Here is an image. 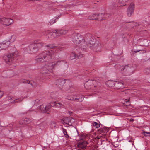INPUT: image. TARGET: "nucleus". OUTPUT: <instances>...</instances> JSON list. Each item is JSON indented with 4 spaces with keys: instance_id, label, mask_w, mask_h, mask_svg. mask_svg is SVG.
<instances>
[{
    "instance_id": "nucleus-16",
    "label": "nucleus",
    "mask_w": 150,
    "mask_h": 150,
    "mask_svg": "<svg viewBox=\"0 0 150 150\" xmlns=\"http://www.w3.org/2000/svg\"><path fill=\"white\" fill-rule=\"evenodd\" d=\"M57 30L59 37L61 35H65L68 32V30L65 29H57Z\"/></svg>"
},
{
    "instance_id": "nucleus-43",
    "label": "nucleus",
    "mask_w": 150,
    "mask_h": 150,
    "mask_svg": "<svg viewBox=\"0 0 150 150\" xmlns=\"http://www.w3.org/2000/svg\"><path fill=\"white\" fill-rule=\"evenodd\" d=\"M85 138V136H83L82 138L81 139H84Z\"/></svg>"
},
{
    "instance_id": "nucleus-46",
    "label": "nucleus",
    "mask_w": 150,
    "mask_h": 150,
    "mask_svg": "<svg viewBox=\"0 0 150 150\" xmlns=\"http://www.w3.org/2000/svg\"><path fill=\"white\" fill-rule=\"evenodd\" d=\"M129 100H128L126 101V102H129Z\"/></svg>"
},
{
    "instance_id": "nucleus-8",
    "label": "nucleus",
    "mask_w": 150,
    "mask_h": 150,
    "mask_svg": "<svg viewBox=\"0 0 150 150\" xmlns=\"http://www.w3.org/2000/svg\"><path fill=\"white\" fill-rule=\"evenodd\" d=\"M0 22L4 25H9L13 23V21L12 19L3 18L0 19Z\"/></svg>"
},
{
    "instance_id": "nucleus-9",
    "label": "nucleus",
    "mask_w": 150,
    "mask_h": 150,
    "mask_svg": "<svg viewBox=\"0 0 150 150\" xmlns=\"http://www.w3.org/2000/svg\"><path fill=\"white\" fill-rule=\"evenodd\" d=\"M84 98V96H81V97L76 98L75 96H68L67 97V98L68 100H78V101L81 102L83 100Z\"/></svg>"
},
{
    "instance_id": "nucleus-15",
    "label": "nucleus",
    "mask_w": 150,
    "mask_h": 150,
    "mask_svg": "<svg viewBox=\"0 0 150 150\" xmlns=\"http://www.w3.org/2000/svg\"><path fill=\"white\" fill-rule=\"evenodd\" d=\"M10 44V42L8 40L4 41L1 43L2 50L8 48Z\"/></svg>"
},
{
    "instance_id": "nucleus-18",
    "label": "nucleus",
    "mask_w": 150,
    "mask_h": 150,
    "mask_svg": "<svg viewBox=\"0 0 150 150\" xmlns=\"http://www.w3.org/2000/svg\"><path fill=\"white\" fill-rule=\"evenodd\" d=\"M95 82L94 81H89L86 82L85 84V87L87 89H89L91 88V86L93 85V84Z\"/></svg>"
},
{
    "instance_id": "nucleus-29",
    "label": "nucleus",
    "mask_w": 150,
    "mask_h": 150,
    "mask_svg": "<svg viewBox=\"0 0 150 150\" xmlns=\"http://www.w3.org/2000/svg\"><path fill=\"white\" fill-rule=\"evenodd\" d=\"M16 36L14 35H12L11 36V38L9 39L10 40L9 41L10 42H13L16 39Z\"/></svg>"
},
{
    "instance_id": "nucleus-31",
    "label": "nucleus",
    "mask_w": 150,
    "mask_h": 150,
    "mask_svg": "<svg viewBox=\"0 0 150 150\" xmlns=\"http://www.w3.org/2000/svg\"><path fill=\"white\" fill-rule=\"evenodd\" d=\"M144 72L146 74H150V67L146 68Z\"/></svg>"
},
{
    "instance_id": "nucleus-37",
    "label": "nucleus",
    "mask_w": 150,
    "mask_h": 150,
    "mask_svg": "<svg viewBox=\"0 0 150 150\" xmlns=\"http://www.w3.org/2000/svg\"><path fill=\"white\" fill-rule=\"evenodd\" d=\"M51 125H53V127H55V123L54 122H52Z\"/></svg>"
},
{
    "instance_id": "nucleus-33",
    "label": "nucleus",
    "mask_w": 150,
    "mask_h": 150,
    "mask_svg": "<svg viewBox=\"0 0 150 150\" xmlns=\"http://www.w3.org/2000/svg\"><path fill=\"white\" fill-rule=\"evenodd\" d=\"M54 103L55 104V105L58 108L62 107L63 106V105L60 103H56L55 102H54Z\"/></svg>"
},
{
    "instance_id": "nucleus-26",
    "label": "nucleus",
    "mask_w": 150,
    "mask_h": 150,
    "mask_svg": "<svg viewBox=\"0 0 150 150\" xmlns=\"http://www.w3.org/2000/svg\"><path fill=\"white\" fill-rule=\"evenodd\" d=\"M10 99H11L12 100H13V101H10V102H20L23 99L21 98H18V99H15L14 98H12L10 97Z\"/></svg>"
},
{
    "instance_id": "nucleus-12",
    "label": "nucleus",
    "mask_w": 150,
    "mask_h": 150,
    "mask_svg": "<svg viewBox=\"0 0 150 150\" xmlns=\"http://www.w3.org/2000/svg\"><path fill=\"white\" fill-rule=\"evenodd\" d=\"M115 88L117 89H121L124 87L123 83L122 82L115 81Z\"/></svg>"
},
{
    "instance_id": "nucleus-42",
    "label": "nucleus",
    "mask_w": 150,
    "mask_h": 150,
    "mask_svg": "<svg viewBox=\"0 0 150 150\" xmlns=\"http://www.w3.org/2000/svg\"><path fill=\"white\" fill-rule=\"evenodd\" d=\"M129 120L130 122H133L134 120L133 119L131 118Z\"/></svg>"
},
{
    "instance_id": "nucleus-20",
    "label": "nucleus",
    "mask_w": 150,
    "mask_h": 150,
    "mask_svg": "<svg viewBox=\"0 0 150 150\" xmlns=\"http://www.w3.org/2000/svg\"><path fill=\"white\" fill-rule=\"evenodd\" d=\"M49 107L45 105H41L40 107V109L43 113H47V110L49 109Z\"/></svg>"
},
{
    "instance_id": "nucleus-38",
    "label": "nucleus",
    "mask_w": 150,
    "mask_h": 150,
    "mask_svg": "<svg viewBox=\"0 0 150 150\" xmlns=\"http://www.w3.org/2000/svg\"><path fill=\"white\" fill-rule=\"evenodd\" d=\"M2 46L1 43H0V50H2Z\"/></svg>"
},
{
    "instance_id": "nucleus-30",
    "label": "nucleus",
    "mask_w": 150,
    "mask_h": 150,
    "mask_svg": "<svg viewBox=\"0 0 150 150\" xmlns=\"http://www.w3.org/2000/svg\"><path fill=\"white\" fill-rule=\"evenodd\" d=\"M63 132L64 134V135L65 136V137L67 138H69V136L67 134L66 130L64 129H63Z\"/></svg>"
},
{
    "instance_id": "nucleus-5",
    "label": "nucleus",
    "mask_w": 150,
    "mask_h": 150,
    "mask_svg": "<svg viewBox=\"0 0 150 150\" xmlns=\"http://www.w3.org/2000/svg\"><path fill=\"white\" fill-rule=\"evenodd\" d=\"M43 46V43L41 42L32 44L29 46L30 50L28 51V52L31 54L35 53Z\"/></svg>"
},
{
    "instance_id": "nucleus-35",
    "label": "nucleus",
    "mask_w": 150,
    "mask_h": 150,
    "mask_svg": "<svg viewBox=\"0 0 150 150\" xmlns=\"http://www.w3.org/2000/svg\"><path fill=\"white\" fill-rule=\"evenodd\" d=\"M3 92L0 90V98L3 96Z\"/></svg>"
},
{
    "instance_id": "nucleus-22",
    "label": "nucleus",
    "mask_w": 150,
    "mask_h": 150,
    "mask_svg": "<svg viewBox=\"0 0 150 150\" xmlns=\"http://www.w3.org/2000/svg\"><path fill=\"white\" fill-rule=\"evenodd\" d=\"M98 16H99V17H102V20H103L108 18L110 16V15L109 14L107 13L104 14L100 13L99 14Z\"/></svg>"
},
{
    "instance_id": "nucleus-4",
    "label": "nucleus",
    "mask_w": 150,
    "mask_h": 150,
    "mask_svg": "<svg viewBox=\"0 0 150 150\" xmlns=\"http://www.w3.org/2000/svg\"><path fill=\"white\" fill-rule=\"evenodd\" d=\"M63 63L64 62L63 61H59L56 62L48 63L45 65L44 68H42V70L44 71L42 73L49 74L50 73L52 72V70L54 68V65H58Z\"/></svg>"
},
{
    "instance_id": "nucleus-28",
    "label": "nucleus",
    "mask_w": 150,
    "mask_h": 150,
    "mask_svg": "<svg viewBox=\"0 0 150 150\" xmlns=\"http://www.w3.org/2000/svg\"><path fill=\"white\" fill-rule=\"evenodd\" d=\"M115 81H110L108 82V83L110 86L113 87L115 86Z\"/></svg>"
},
{
    "instance_id": "nucleus-41",
    "label": "nucleus",
    "mask_w": 150,
    "mask_h": 150,
    "mask_svg": "<svg viewBox=\"0 0 150 150\" xmlns=\"http://www.w3.org/2000/svg\"><path fill=\"white\" fill-rule=\"evenodd\" d=\"M102 135H103V134H102V135H101L100 136H97V139H100L101 137H102Z\"/></svg>"
},
{
    "instance_id": "nucleus-6",
    "label": "nucleus",
    "mask_w": 150,
    "mask_h": 150,
    "mask_svg": "<svg viewBox=\"0 0 150 150\" xmlns=\"http://www.w3.org/2000/svg\"><path fill=\"white\" fill-rule=\"evenodd\" d=\"M14 54L10 53L4 56L3 58L6 63L11 64L13 60Z\"/></svg>"
},
{
    "instance_id": "nucleus-13",
    "label": "nucleus",
    "mask_w": 150,
    "mask_h": 150,
    "mask_svg": "<svg viewBox=\"0 0 150 150\" xmlns=\"http://www.w3.org/2000/svg\"><path fill=\"white\" fill-rule=\"evenodd\" d=\"M71 121H72V120L71 117H70L65 118L64 119V120H61V122L62 123L64 124V123L69 125L71 124Z\"/></svg>"
},
{
    "instance_id": "nucleus-11",
    "label": "nucleus",
    "mask_w": 150,
    "mask_h": 150,
    "mask_svg": "<svg viewBox=\"0 0 150 150\" xmlns=\"http://www.w3.org/2000/svg\"><path fill=\"white\" fill-rule=\"evenodd\" d=\"M80 52L77 53L76 52L75 53H72L70 54V59H77L79 57H82L83 55L80 54Z\"/></svg>"
},
{
    "instance_id": "nucleus-25",
    "label": "nucleus",
    "mask_w": 150,
    "mask_h": 150,
    "mask_svg": "<svg viewBox=\"0 0 150 150\" xmlns=\"http://www.w3.org/2000/svg\"><path fill=\"white\" fill-rule=\"evenodd\" d=\"M86 146V145L85 142L79 143L78 145V147L81 149L85 148Z\"/></svg>"
},
{
    "instance_id": "nucleus-23",
    "label": "nucleus",
    "mask_w": 150,
    "mask_h": 150,
    "mask_svg": "<svg viewBox=\"0 0 150 150\" xmlns=\"http://www.w3.org/2000/svg\"><path fill=\"white\" fill-rule=\"evenodd\" d=\"M30 122L29 120L27 118L22 119L20 121V124L21 125L27 124H29Z\"/></svg>"
},
{
    "instance_id": "nucleus-24",
    "label": "nucleus",
    "mask_w": 150,
    "mask_h": 150,
    "mask_svg": "<svg viewBox=\"0 0 150 150\" xmlns=\"http://www.w3.org/2000/svg\"><path fill=\"white\" fill-rule=\"evenodd\" d=\"M128 1V0H119V5L121 6H125L126 5V2Z\"/></svg>"
},
{
    "instance_id": "nucleus-27",
    "label": "nucleus",
    "mask_w": 150,
    "mask_h": 150,
    "mask_svg": "<svg viewBox=\"0 0 150 150\" xmlns=\"http://www.w3.org/2000/svg\"><path fill=\"white\" fill-rule=\"evenodd\" d=\"M56 19L55 18H54L50 20L48 23V25H51L56 22Z\"/></svg>"
},
{
    "instance_id": "nucleus-7",
    "label": "nucleus",
    "mask_w": 150,
    "mask_h": 150,
    "mask_svg": "<svg viewBox=\"0 0 150 150\" xmlns=\"http://www.w3.org/2000/svg\"><path fill=\"white\" fill-rule=\"evenodd\" d=\"M134 7V4L133 3H131L129 5L127 11V15L128 16H131L133 13Z\"/></svg>"
},
{
    "instance_id": "nucleus-17",
    "label": "nucleus",
    "mask_w": 150,
    "mask_h": 150,
    "mask_svg": "<svg viewBox=\"0 0 150 150\" xmlns=\"http://www.w3.org/2000/svg\"><path fill=\"white\" fill-rule=\"evenodd\" d=\"M121 69L122 71V70H124L125 71L127 72L128 74H127V75H130L133 73V72L132 71L130 67H129L128 66H125V67L124 69L123 68H122Z\"/></svg>"
},
{
    "instance_id": "nucleus-1",
    "label": "nucleus",
    "mask_w": 150,
    "mask_h": 150,
    "mask_svg": "<svg viewBox=\"0 0 150 150\" xmlns=\"http://www.w3.org/2000/svg\"><path fill=\"white\" fill-rule=\"evenodd\" d=\"M71 38L73 42L78 47L83 49L87 48L88 45L86 40H85L83 37L80 34L74 33L72 35Z\"/></svg>"
},
{
    "instance_id": "nucleus-34",
    "label": "nucleus",
    "mask_w": 150,
    "mask_h": 150,
    "mask_svg": "<svg viewBox=\"0 0 150 150\" xmlns=\"http://www.w3.org/2000/svg\"><path fill=\"white\" fill-rule=\"evenodd\" d=\"M143 134L145 136H150V132H145V131H143Z\"/></svg>"
},
{
    "instance_id": "nucleus-40",
    "label": "nucleus",
    "mask_w": 150,
    "mask_h": 150,
    "mask_svg": "<svg viewBox=\"0 0 150 150\" xmlns=\"http://www.w3.org/2000/svg\"><path fill=\"white\" fill-rule=\"evenodd\" d=\"M141 53L142 52V53H144V52H146V51L145 50H141Z\"/></svg>"
},
{
    "instance_id": "nucleus-3",
    "label": "nucleus",
    "mask_w": 150,
    "mask_h": 150,
    "mask_svg": "<svg viewBox=\"0 0 150 150\" xmlns=\"http://www.w3.org/2000/svg\"><path fill=\"white\" fill-rule=\"evenodd\" d=\"M46 47H49L50 48L52 49L49 52H45L42 53V55L43 56L44 59H46V56H45L46 55H48L47 57L49 59L51 58L55 54L58 53L59 51L61 50V49L60 48L57 47L53 45H46Z\"/></svg>"
},
{
    "instance_id": "nucleus-14",
    "label": "nucleus",
    "mask_w": 150,
    "mask_h": 150,
    "mask_svg": "<svg viewBox=\"0 0 150 150\" xmlns=\"http://www.w3.org/2000/svg\"><path fill=\"white\" fill-rule=\"evenodd\" d=\"M99 14H92L90 15L89 17V18L90 19L92 20H102V17H99L98 16Z\"/></svg>"
},
{
    "instance_id": "nucleus-45",
    "label": "nucleus",
    "mask_w": 150,
    "mask_h": 150,
    "mask_svg": "<svg viewBox=\"0 0 150 150\" xmlns=\"http://www.w3.org/2000/svg\"><path fill=\"white\" fill-rule=\"evenodd\" d=\"M64 63H65V64H66L67 65V63L66 62H65Z\"/></svg>"
},
{
    "instance_id": "nucleus-39",
    "label": "nucleus",
    "mask_w": 150,
    "mask_h": 150,
    "mask_svg": "<svg viewBox=\"0 0 150 150\" xmlns=\"http://www.w3.org/2000/svg\"><path fill=\"white\" fill-rule=\"evenodd\" d=\"M37 101V102H38V100H33L32 101V102L33 103H35V102H36V101Z\"/></svg>"
},
{
    "instance_id": "nucleus-2",
    "label": "nucleus",
    "mask_w": 150,
    "mask_h": 150,
    "mask_svg": "<svg viewBox=\"0 0 150 150\" xmlns=\"http://www.w3.org/2000/svg\"><path fill=\"white\" fill-rule=\"evenodd\" d=\"M86 37V41L88 45L87 48L89 47L92 50H98L100 47V43L99 41L93 39L92 35L90 34H89Z\"/></svg>"
},
{
    "instance_id": "nucleus-21",
    "label": "nucleus",
    "mask_w": 150,
    "mask_h": 150,
    "mask_svg": "<svg viewBox=\"0 0 150 150\" xmlns=\"http://www.w3.org/2000/svg\"><path fill=\"white\" fill-rule=\"evenodd\" d=\"M65 83V81L63 79H60L56 81V84L59 86H63Z\"/></svg>"
},
{
    "instance_id": "nucleus-32",
    "label": "nucleus",
    "mask_w": 150,
    "mask_h": 150,
    "mask_svg": "<svg viewBox=\"0 0 150 150\" xmlns=\"http://www.w3.org/2000/svg\"><path fill=\"white\" fill-rule=\"evenodd\" d=\"M93 126L96 128H98L100 127L99 124L98 123L96 122H94L92 123Z\"/></svg>"
},
{
    "instance_id": "nucleus-44",
    "label": "nucleus",
    "mask_w": 150,
    "mask_h": 150,
    "mask_svg": "<svg viewBox=\"0 0 150 150\" xmlns=\"http://www.w3.org/2000/svg\"><path fill=\"white\" fill-rule=\"evenodd\" d=\"M101 131L102 132H104V130L103 129H101Z\"/></svg>"
},
{
    "instance_id": "nucleus-19",
    "label": "nucleus",
    "mask_w": 150,
    "mask_h": 150,
    "mask_svg": "<svg viewBox=\"0 0 150 150\" xmlns=\"http://www.w3.org/2000/svg\"><path fill=\"white\" fill-rule=\"evenodd\" d=\"M42 53L40 55V56L41 57L40 58H37L36 59V61H37L38 62H43V61H47V60L50 59H49L48 58H47V56L48 55H45V56H46V60H46L45 59H44V58L43 57V56Z\"/></svg>"
},
{
    "instance_id": "nucleus-10",
    "label": "nucleus",
    "mask_w": 150,
    "mask_h": 150,
    "mask_svg": "<svg viewBox=\"0 0 150 150\" xmlns=\"http://www.w3.org/2000/svg\"><path fill=\"white\" fill-rule=\"evenodd\" d=\"M57 33V30H52L49 33L48 37L51 39H53L57 37H58L59 36H58Z\"/></svg>"
},
{
    "instance_id": "nucleus-36",
    "label": "nucleus",
    "mask_w": 150,
    "mask_h": 150,
    "mask_svg": "<svg viewBox=\"0 0 150 150\" xmlns=\"http://www.w3.org/2000/svg\"><path fill=\"white\" fill-rule=\"evenodd\" d=\"M134 52L135 53H137L139 51H140V50H136L135 49L134 50Z\"/></svg>"
}]
</instances>
